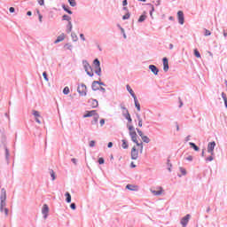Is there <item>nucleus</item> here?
Listing matches in <instances>:
<instances>
[{
    "mask_svg": "<svg viewBox=\"0 0 227 227\" xmlns=\"http://www.w3.org/2000/svg\"><path fill=\"white\" fill-rule=\"evenodd\" d=\"M138 157H139V151L136 146H133L131 149V160H137Z\"/></svg>",
    "mask_w": 227,
    "mask_h": 227,
    "instance_id": "0eeeda50",
    "label": "nucleus"
},
{
    "mask_svg": "<svg viewBox=\"0 0 227 227\" xmlns=\"http://www.w3.org/2000/svg\"><path fill=\"white\" fill-rule=\"evenodd\" d=\"M113 145H114L113 142H109L108 145H107V147L108 148H113Z\"/></svg>",
    "mask_w": 227,
    "mask_h": 227,
    "instance_id": "774afa93",
    "label": "nucleus"
},
{
    "mask_svg": "<svg viewBox=\"0 0 227 227\" xmlns=\"http://www.w3.org/2000/svg\"><path fill=\"white\" fill-rule=\"evenodd\" d=\"M65 40V34H61L57 37V39L54 41V43H59V42H63Z\"/></svg>",
    "mask_w": 227,
    "mask_h": 227,
    "instance_id": "a211bd4d",
    "label": "nucleus"
},
{
    "mask_svg": "<svg viewBox=\"0 0 227 227\" xmlns=\"http://www.w3.org/2000/svg\"><path fill=\"white\" fill-rule=\"evenodd\" d=\"M7 142H6V135L3 134L2 137H1V148H4V150H5V160L7 162V164H9L10 162V150L8 149V146L6 145Z\"/></svg>",
    "mask_w": 227,
    "mask_h": 227,
    "instance_id": "f257e3e1",
    "label": "nucleus"
},
{
    "mask_svg": "<svg viewBox=\"0 0 227 227\" xmlns=\"http://www.w3.org/2000/svg\"><path fill=\"white\" fill-rule=\"evenodd\" d=\"M138 136H140V137L142 138L143 137H145V135L143 134V131L141 129H139V128L136 129Z\"/></svg>",
    "mask_w": 227,
    "mask_h": 227,
    "instance_id": "58836bf2",
    "label": "nucleus"
},
{
    "mask_svg": "<svg viewBox=\"0 0 227 227\" xmlns=\"http://www.w3.org/2000/svg\"><path fill=\"white\" fill-rule=\"evenodd\" d=\"M89 104H90L92 109H97L98 107V100L90 98L88 101Z\"/></svg>",
    "mask_w": 227,
    "mask_h": 227,
    "instance_id": "9b49d317",
    "label": "nucleus"
},
{
    "mask_svg": "<svg viewBox=\"0 0 227 227\" xmlns=\"http://www.w3.org/2000/svg\"><path fill=\"white\" fill-rule=\"evenodd\" d=\"M212 160H214V155L206 158V162H212Z\"/></svg>",
    "mask_w": 227,
    "mask_h": 227,
    "instance_id": "de8ad7c7",
    "label": "nucleus"
},
{
    "mask_svg": "<svg viewBox=\"0 0 227 227\" xmlns=\"http://www.w3.org/2000/svg\"><path fill=\"white\" fill-rule=\"evenodd\" d=\"M97 110H90V111H86L85 114H83V118H91V116L96 115Z\"/></svg>",
    "mask_w": 227,
    "mask_h": 227,
    "instance_id": "9d476101",
    "label": "nucleus"
},
{
    "mask_svg": "<svg viewBox=\"0 0 227 227\" xmlns=\"http://www.w3.org/2000/svg\"><path fill=\"white\" fill-rule=\"evenodd\" d=\"M121 33L123 35V38L127 39V34H125V28L121 27Z\"/></svg>",
    "mask_w": 227,
    "mask_h": 227,
    "instance_id": "49530a36",
    "label": "nucleus"
},
{
    "mask_svg": "<svg viewBox=\"0 0 227 227\" xmlns=\"http://www.w3.org/2000/svg\"><path fill=\"white\" fill-rule=\"evenodd\" d=\"M50 175L51 176L52 181L56 180V173L54 172V170H50Z\"/></svg>",
    "mask_w": 227,
    "mask_h": 227,
    "instance_id": "473e14b6",
    "label": "nucleus"
},
{
    "mask_svg": "<svg viewBox=\"0 0 227 227\" xmlns=\"http://www.w3.org/2000/svg\"><path fill=\"white\" fill-rule=\"evenodd\" d=\"M215 146H216L215 141H212L207 144V153H210V155H215L214 153V150H215Z\"/></svg>",
    "mask_w": 227,
    "mask_h": 227,
    "instance_id": "20e7f679",
    "label": "nucleus"
},
{
    "mask_svg": "<svg viewBox=\"0 0 227 227\" xmlns=\"http://www.w3.org/2000/svg\"><path fill=\"white\" fill-rule=\"evenodd\" d=\"M121 143V147L123 148V150H127L129 148V141H127L126 139H122Z\"/></svg>",
    "mask_w": 227,
    "mask_h": 227,
    "instance_id": "aec40b11",
    "label": "nucleus"
},
{
    "mask_svg": "<svg viewBox=\"0 0 227 227\" xmlns=\"http://www.w3.org/2000/svg\"><path fill=\"white\" fill-rule=\"evenodd\" d=\"M64 47H67L68 51H72V49H74V46L70 43H66Z\"/></svg>",
    "mask_w": 227,
    "mask_h": 227,
    "instance_id": "79ce46f5",
    "label": "nucleus"
},
{
    "mask_svg": "<svg viewBox=\"0 0 227 227\" xmlns=\"http://www.w3.org/2000/svg\"><path fill=\"white\" fill-rule=\"evenodd\" d=\"M62 9L64 10V12H67V13H68L69 15H72V13H74V12L70 10V7L66 6L65 4H62Z\"/></svg>",
    "mask_w": 227,
    "mask_h": 227,
    "instance_id": "4be33fe9",
    "label": "nucleus"
},
{
    "mask_svg": "<svg viewBox=\"0 0 227 227\" xmlns=\"http://www.w3.org/2000/svg\"><path fill=\"white\" fill-rule=\"evenodd\" d=\"M93 65H94L95 68H99L100 67V60H98V59H95L93 60Z\"/></svg>",
    "mask_w": 227,
    "mask_h": 227,
    "instance_id": "bb28decb",
    "label": "nucleus"
},
{
    "mask_svg": "<svg viewBox=\"0 0 227 227\" xmlns=\"http://www.w3.org/2000/svg\"><path fill=\"white\" fill-rule=\"evenodd\" d=\"M126 90L131 95L132 98H137L136 93H134V90H132V88H130V85H127L126 86Z\"/></svg>",
    "mask_w": 227,
    "mask_h": 227,
    "instance_id": "2eb2a0df",
    "label": "nucleus"
},
{
    "mask_svg": "<svg viewBox=\"0 0 227 227\" xmlns=\"http://www.w3.org/2000/svg\"><path fill=\"white\" fill-rule=\"evenodd\" d=\"M149 70H151V72H153L154 75H159V67H156L155 65H150Z\"/></svg>",
    "mask_w": 227,
    "mask_h": 227,
    "instance_id": "ddd939ff",
    "label": "nucleus"
},
{
    "mask_svg": "<svg viewBox=\"0 0 227 227\" xmlns=\"http://www.w3.org/2000/svg\"><path fill=\"white\" fill-rule=\"evenodd\" d=\"M62 20H67V22H70V20H72V17H70L68 14H64L62 16Z\"/></svg>",
    "mask_w": 227,
    "mask_h": 227,
    "instance_id": "cd10ccee",
    "label": "nucleus"
},
{
    "mask_svg": "<svg viewBox=\"0 0 227 227\" xmlns=\"http://www.w3.org/2000/svg\"><path fill=\"white\" fill-rule=\"evenodd\" d=\"M193 54L195 56V58H201V53H200V51H198V49H194L193 50Z\"/></svg>",
    "mask_w": 227,
    "mask_h": 227,
    "instance_id": "7c9ffc66",
    "label": "nucleus"
},
{
    "mask_svg": "<svg viewBox=\"0 0 227 227\" xmlns=\"http://www.w3.org/2000/svg\"><path fill=\"white\" fill-rule=\"evenodd\" d=\"M129 137H137V133L136 131H131V132H129Z\"/></svg>",
    "mask_w": 227,
    "mask_h": 227,
    "instance_id": "8fccbe9b",
    "label": "nucleus"
},
{
    "mask_svg": "<svg viewBox=\"0 0 227 227\" xmlns=\"http://www.w3.org/2000/svg\"><path fill=\"white\" fill-rule=\"evenodd\" d=\"M71 38L73 42H77V40H79V37H77V35H75V33H71Z\"/></svg>",
    "mask_w": 227,
    "mask_h": 227,
    "instance_id": "2f4dec72",
    "label": "nucleus"
},
{
    "mask_svg": "<svg viewBox=\"0 0 227 227\" xmlns=\"http://www.w3.org/2000/svg\"><path fill=\"white\" fill-rule=\"evenodd\" d=\"M70 208L71 210H75L77 208V205H75V203L73 202L70 204Z\"/></svg>",
    "mask_w": 227,
    "mask_h": 227,
    "instance_id": "3c124183",
    "label": "nucleus"
},
{
    "mask_svg": "<svg viewBox=\"0 0 227 227\" xmlns=\"http://www.w3.org/2000/svg\"><path fill=\"white\" fill-rule=\"evenodd\" d=\"M189 141H191V135H188V136L184 138V143H189Z\"/></svg>",
    "mask_w": 227,
    "mask_h": 227,
    "instance_id": "13d9d810",
    "label": "nucleus"
},
{
    "mask_svg": "<svg viewBox=\"0 0 227 227\" xmlns=\"http://www.w3.org/2000/svg\"><path fill=\"white\" fill-rule=\"evenodd\" d=\"M134 103H135V107L137 108V111H141V105L139 104V101L137 100V98H133Z\"/></svg>",
    "mask_w": 227,
    "mask_h": 227,
    "instance_id": "f3484780",
    "label": "nucleus"
},
{
    "mask_svg": "<svg viewBox=\"0 0 227 227\" xmlns=\"http://www.w3.org/2000/svg\"><path fill=\"white\" fill-rule=\"evenodd\" d=\"M63 93H64V95H68V93H70V88L65 87L63 89Z\"/></svg>",
    "mask_w": 227,
    "mask_h": 227,
    "instance_id": "e433bc0d",
    "label": "nucleus"
},
{
    "mask_svg": "<svg viewBox=\"0 0 227 227\" xmlns=\"http://www.w3.org/2000/svg\"><path fill=\"white\" fill-rule=\"evenodd\" d=\"M43 77L44 80H46L47 82H49V76L47 75V72H43Z\"/></svg>",
    "mask_w": 227,
    "mask_h": 227,
    "instance_id": "37998d69",
    "label": "nucleus"
},
{
    "mask_svg": "<svg viewBox=\"0 0 227 227\" xmlns=\"http://www.w3.org/2000/svg\"><path fill=\"white\" fill-rule=\"evenodd\" d=\"M98 86H106V83H104V82H101L100 79L99 81H96Z\"/></svg>",
    "mask_w": 227,
    "mask_h": 227,
    "instance_id": "603ef678",
    "label": "nucleus"
},
{
    "mask_svg": "<svg viewBox=\"0 0 227 227\" xmlns=\"http://www.w3.org/2000/svg\"><path fill=\"white\" fill-rule=\"evenodd\" d=\"M146 20V12H144L142 15L138 18V22H145Z\"/></svg>",
    "mask_w": 227,
    "mask_h": 227,
    "instance_id": "393cba45",
    "label": "nucleus"
},
{
    "mask_svg": "<svg viewBox=\"0 0 227 227\" xmlns=\"http://www.w3.org/2000/svg\"><path fill=\"white\" fill-rule=\"evenodd\" d=\"M37 2L40 6H43V4H45V0H37Z\"/></svg>",
    "mask_w": 227,
    "mask_h": 227,
    "instance_id": "5fc2aeb1",
    "label": "nucleus"
},
{
    "mask_svg": "<svg viewBox=\"0 0 227 227\" xmlns=\"http://www.w3.org/2000/svg\"><path fill=\"white\" fill-rule=\"evenodd\" d=\"M189 145L195 152H200V147L194 142H190Z\"/></svg>",
    "mask_w": 227,
    "mask_h": 227,
    "instance_id": "5701e85b",
    "label": "nucleus"
},
{
    "mask_svg": "<svg viewBox=\"0 0 227 227\" xmlns=\"http://www.w3.org/2000/svg\"><path fill=\"white\" fill-rule=\"evenodd\" d=\"M222 98H223V101H224V100H227L226 93L222 92Z\"/></svg>",
    "mask_w": 227,
    "mask_h": 227,
    "instance_id": "e2e57ef3",
    "label": "nucleus"
},
{
    "mask_svg": "<svg viewBox=\"0 0 227 227\" xmlns=\"http://www.w3.org/2000/svg\"><path fill=\"white\" fill-rule=\"evenodd\" d=\"M3 212H4V215H8V212H9V210H8V208L7 207H3Z\"/></svg>",
    "mask_w": 227,
    "mask_h": 227,
    "instance_id": "052dcab7",
    "label": "nucleus"
},
{
    "mask_svg": "<svg viewBox=\"0 0 227 227\" xmlns=\"http://www.w3.org/2000/svg\"><path fill=\"white\" fill-rule=\"evenodd\" d=\"M122 116H124L125 119L127 120L130 116L129 110H126V112H122Z\"/></svg>",
    "mask_w": 227,
    "mask_h": 227,
    "instance_id": "c9c22d12",
    "label": "nucleus"
},
{
    "mask_svg": "<svg viewBox=\"0 0 227 227\" xmlns=\"http://www.w3.org/2000/svg\"><path fill=\"white\" fill-rule=\"evenodd\" d=\"M81 88L82 89V90ZM77 92L79 93L80 97H86V95H88V87L86 84L82 83L81 85H78Z\"/></svg>",
    "mask_w": 227,
    "mask_h": 227,
    "instance_id": "7ed1b4c3",
    "label": "nucleus"
},
{
    "mask_svg": "<svg viewBox=\"0 0 227 227\" xmlns=\"http://www.w3.org/2000/svg\"><path fill=\"white\" fill-rule=\"evenodd\" d=\"M95 74L100 77L102 75V67H95Z\"/></svg>",
    "mask_w": 227,
    "mask_h": 227,
    "instance_id": "c85d7f7f",
    "label": "nucleus"
},
{
    "mask_svg": "<svg viewBox=\"0 0 227 227\" xmlns=\"http://www.w3.org/2000/svg\"><path fill=\"white\" fill-rule=\"evenodd\" d=\"M82 65L87 75H89V77H93L95 74H93V68L91 67L88 60H82Z\"/></svg>",
    "mask_w": 227,
    "mask_h": 227,
    "instance_id": "f03ea898",
    "label": "nucleus"
},
{
    "mask_svg": "<svg viewBox=\"0 0 227 227\" xmlns=\"http://www.w3.org/2000/svg\"><path fill=\"white\" fill-rule=\"evenodd\" d=\"M100 86L97 83V81H93L91 84V90L92 91H98Z\"/></svg>",
    "mask_w": 227,
    "mask_h": 227,
    "instance_id": "4468645a",
    "label": "nucleus"
},
{
    "mask_svg": "<svg viewBox=\"0 0 227 227\" xmlns=\"http://www.w3.org/2000/svg\"><path fill=\"white\" fill-rule=\"evenodd\" d=\"M98 118H100V115L98 114H96L93 116V120L91 121V125H97V123H98Z\"/></svg>",
    "mask_w": 227,
    "mask_h": 227,
    "instance_id": "dca6fc26",
    "label": "nucleus"
},
{
    "mask_svg": "<svg viewBox=\"0 0 227 227\" xmlns=\"http://www.w3.org/2000/svg\"><path fill=\"white\" fill-rule=\"evenodd\" d=\"M182 175L178 174L177 176H179V178H182V176H185V175H187V170H185V168L180 167L179 168Z\"/></svg>",
    "mask_w": 227,
    "mask_h": 227,
    "instance_id": "b1692460",
    "label": "nucleus"
},
{
    "mask_svg": "<svg viewBox=\"0 0 227 227\" xmlns=\"http://www.w3.org/2000/svg\"><path fill=\"white\" fill-rule=\"evenodd\" d=\"M98 164L102 165L106 162V160H104L103 157H100V158H98Z\"/></svg>",
    "mask_w": 227,
    "mask_h": 227,
    "instance_id": "a18cd8bd",
    "label": "nucleus"
},
{
    "mask_svg": "<svg viewBox=\"0 0 227 227\" xmlns=\"http://www.w3.org/2000/svg\"><path fill=\"white\" fill-rule=\"evenodd\" d=\"M131 141L133 143H137V137H131Z\"/></svg>",
    "mask_w": 227,
    "mask_h": 227,
    "instance_id": "bf43d9fd",
    "label": "nucleus"
},
{
    "mask_svg": "<svg viewBox=\"0 0 227 227\" xmlns=\"http://www.w3.org/2000/svg\"><path fill=\"white\" fill-rule=\"evenodd\" d=\"M148 5L149 6H152V9H151V11H150V17L152 18V19H153V12H155V7H153V5L152 4H148Z\"/></svg>",
    "mask_w": 227,
    "mask_h": 227,
    "instance_id": "c756f323",
    "label": "nucleus"
},
{
    "mask_svg": "<svg viewBox=\"0 0 227 227\" xmlns=\"http://www.w3.org/2000/svg\"><path fill=\"white\" fill-rule=\"evenodd\" d=\"M185 160H188L189 162H192L193 157L192 155H189L188 157L185 158Z\"/></svg>",
    "mask_w": 227,
    "mask_h": 227,
    "instance_id": "864d4df0",
    "label": "nucleus"
},
{
    "mask_svg": "<svg viewBox=\"0 0 227 227\" xmlns=\"http://www.w3.org/2000/svg\"><path fill=\"white\" fill-rule=\"evenodd\" d=\"M42 214L43 215V219H47L49 215V206L47 204H43L42 208Z\"/></svg>",
    "mask_w": 227,
    "mask_h": 227,
    "instance_id": "1a4fd4ad",
    "label": "nucleus"
},
{
    "mask_svg": "<svg viewBox=\"0 0 227 227\" xmlns=\"http://www.w3.org/2000/svg\"><path fill=\"white\" fill-rule=\"evenodd\" d=\"M177 20H178V23L181 26H184V24L185 22V16H184V12H182V11L177 12Z\"/></svg>",
    "mask_w": 227,
    "mask_h": 227,
    "instance_id": "6e6552de",
    "label": "nucleus"
},
{
    "mask_svg": "<svg viewBox=\"0 0 227 227\" xmlns=\"http://www.w3.org/2000/svg\"><path fill=\"white\" fill-rule=\"evenodd\" d=\"M32 114H33V116H35V118H40V112H38L36 110H33Z\"/></svg>",
    "mask_w": 227,
    "mask_h": 227,
    "instance_id": "72a5a7b5",
    "label": "nucleus"
},
{
    "mask_svg": "<svg viewBox=\"0 0 227 227\" xmlns=\"http://www.w3.org/2000/svg\"><path fill=\"white\" fill-rule=\"evenodd\" d=\"M9 12H10V13H15V8L14 7H10Z\"/></svg>",
    "mask_w": 227,
    "mask_h": 227,
    "instance_id": "0e129e2a",
    "label": "nucleus"
},
{
    "mask_svg": "<svg viewBox=\"0 0 227 227\" xmlns=\"http://www.w3.org/2000/svg\"><path fill=\"white\" fill-rule=\"evenodd\" d=\"M68 3L73 8H74V6H77V3L75 2V0H68Z\"/></svg>",
    "mask_w": 227,
    "mask_h": 227,
    "instance_id": "f704fd0d",
    "label": "nucleus"
},
{
    "mask_svg": "<svg viewBox=\"0 0 227 227\" xmlns=\"http://www.w3.org/2000/svg\"><path fill=\"white\" fill-rule=\"evenodd\" d=\"M129 4V2L127 0L122 1V6H127Z\"/></svg>",
    "mask_w": 227,
    "mask_h": 227,
    "instance_id": "338daca9",
    "label": "nucleus"
},
{
    "mask_svg": "<svg viewBox=\"0 0 227 227\" xmlns=\"http://www.w3.org/2000/svg\"><path fill=\"white\" fill-rule=\"evenodd\" d=\"M65 197H66V201L67 203H72V195L70 194V192H67L65 193Z\"/></svg>",
    "mask_w": 227,
    "mask_h": 227,
    "instance_id": "6ab92c4d",
    "label": "nucleus"
},
{
    "mask_svg": "<svg viewBox=\"0 0 227 227\" xmlns=\"http://www.w3.org/2000/svg\"><path fill=\"white\" fill-rule=\"evenodd\" d=\"M141 139L144 143H150V138L146 136H144Z\"/></svg>",
    "mask_w": 227,
    "mask_h": 227,
    "instance_id": "ea45409f",
    "label": "nucleus"
},
{
    "mask_svg": "<svg viewBox=\"0 0 227 227\" xmlns=\"http://www.w3.org/2000/svg\"><path fill=\"white\" fill-rule=\"evenodd\" d=\"M128 129L129 130V132H136V128H134L132 125L128 126Z\"/></svg>",
    "mask_w": 227,
    "mask_h": 227,
    "instance_id": "09e8293b",
    "label": "nucleus"
},
{
    "mask_svg": "<svg viewBox=\"0 0 227 227\" xmlns=\"http://www.w3.org/2000/svg\"><path fill=\"white\" fill-rule=\"evenodd\" d=\"M128 19H130V12H128L122 16V20H128Z\"/></svg>",
    "mask_w": 227,
    "mask_h": 227,
    "instance_id": "4c0bfd02",
    "label": "nucleus"
},
{
    "mask_svg": "<svg viewBox=\"0 0 227 227\" xmlns=\"http://www.w3.org/2000/svg\"><path fill=\"white\" fill-rule=\"evenodd\" d=\"M95 140H91L89 144V146H90V148H93V146H95Z\"/></svg>",
    "mask_w": 227,
    "mask_h": 227,
    "instance_id": "4d7b16f0",
    "label": "nucleus"
},
{
    "mask_svg": "<svg viewBox=\"0 0 227 227\" xmlns=\"http://www.w3.org/2000/svg\"><path fill=\"white\" fill-rule=\"evenodd\" d=\"M162 61H163V70L164 72H168V70H169V62L168 60V58L164 57Z\"/></svg>",
    "mask_w": 227,
    "mask_h": 227,
    "instance_id": "f8f14e48",
    "label": "nucleus"
},
{
    "mask_svg": "<svg viewBox=\"0 0 227 227\" xmlns=\"http://www.w3.org/2000/svg\"><path fill=\"white\" fill-rule=\"evenodd\" d=\"M136 185L134 184H127L126 185V189H128V191H137V189H136Z\"/></svg>",
    "mask_w": 227,
    "mask_h": 227,
    "instance_id": "a878e982",
    "label": "nucleus"
},
{
    "mask_svg": "<svg viewBox=\"0 0 227 227\" xmlns=\"http://www.w3.org/2000/svg\"><path fill=\"white\" fill-rule=\"evenodd\" d=\"M210 35H212V32H210V30H208V29L204 30V35L205 36H210Z\"/></svg>",
    "mask_w": 227,
    "mask_h": 227,
    "instance_id": "c03bdc74",
    "label": "nucleus"
},
{
    "mask_svg": "<svg viewBox=\"0 0 227 227\" xmlns=\"http://www.w3.org/2000/svg\"><path fill=\"white\" fill-rule=\"evenodd\" d=\"M98 90L102 91V93H106V88L104 87H99Z\"/></svg>",
    "mask_w": 227,
    "mask_h": 227,
    "instance_id": "69168bd1",
    "label": "nucleus"
},
{
    "mask_svg": "<svg viewBox=\"0 0 227 227\" xmlns=\"http://www.w3.org/2000/svg\"><path fill=\"white\" fill-rule=\"evenodd\" d=\"M153 194H154V196H160L162 194V191H153Z\"/></svg>",
    "mask_w": 227,
    "mask_h": 227,
    "instance_id": "a19ab883",
    "label": "nucleus"
},
{
    "mask_svg": "<svg viewBox=\"0 0 227 227\" xmlns=\"http://www.w3.org/2000/svg\"><path fill=\"white\" fill-rule=\"evenodd\" d=\"M72 28H73L72 21H69L67 25V30H66L67 35L72 33Z\"/></svg>",
    "mask_w": 227,
    "mask_h": 227,
    "instance_id": "412c9836",
    "label": "nucleus"
},
{
    "mask_svg": "<svg viewBox=\"0 0 227 227\" xmlns=\"http://www.w3.org/2000/svg\"><path fill=\"white\" fill-rule=\"evenodd\" d=\"M99 123L101 127H104V125H106V119H101Z\"/></svg>",
    "mask_w": 227,
    "mask_h": 227,
    "instance_id": "6e6d98bb",
    "label": "nucleus"
},
{
    "mask_svg": "<svg viewBox=\"0 0 227 227\" xmlns=\"http://www.w3.org/2000/svg\"><path fill=\"white\" fill-rule=\"evenodd\" d=\"M6 207V193H1L0 196V212H3V207Z\"/></svg>",
    "mask_w": 227,
    "mask_h": 227,
    "instance_id": "39448f33",
    "label": "nucleus"
},
{
    "mask_svg": "<svg viewBox=\"0 0 227 227\" xmlns=\"http://www.w3.org/2000/svg\"><path fill=\"white\" fill-rule=\"evenodd\" d=\"M190 219H191L190 214H187L185 216H184L180 221V224L182 225V227H187V224H189Z\"/></svg>",
    "mask_w": 227,
    "mask_h": 227,
    "instance_id": "423d86ee",
    "label": "nucleus"
},
{
    "mask_svg": "<svg viewBox=\"0 0 227 227\" xmlns=\"http://www.w3.org/2000/svg\"><path fill=\"white\" fill-rule=\"evenodd\" d=\"M80 38L82 42H86V37H84V34H80Z\"/></svg>",
    "mask_w": 227,
    "mask_h": 227,
    "instance_id": "680f3d73",
    "label": "nucleus"
}]
</instances>
